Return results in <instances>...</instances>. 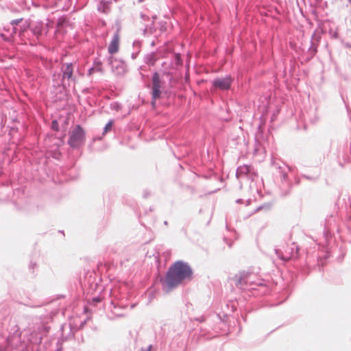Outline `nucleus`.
<instances>
[{
	"label": "nucleus",
	"mask_w": 351,
	"mask_h": 351,
	"mask_svg": "<svg viewBox=\"0 0 351 351\" xmlns=\"http://www.w3.org/2000/svg\"><path fill=\"white\" fill-rule=\"evenodd\" d=\"M48 33V25L42 21H32L17 18L3 25L0 38L5 42H12L15 36L22 40H27L31 45L43 40Z\"/></svg>",
	"instance_id": "1"
},
{
	"label": "nucleus",
	"mask_w": 351,
	"mask_h": 351,
	"mask_svg": "<svg viewBox=\"0 0 351 351\" xmlns=\"http://www.w3.org/2000/svg\"><path fill=\"white\" fill-rule=\"evenodd\" d=\"M193 271L190 265L184 261L179 260L169 266L164 278H160L162 290L169 291L177 287L185 280H191Z\"/></svg>",
	"instance_id": "2"
},
{
	"label": "nucleus",
	"mask_w": 351,
	"mask_h": 351,
	"mask_svg": "<svg viewBox=\"0 0 351 351\" xmlns=\"http://www.w3.org/2000/svg\"><path fill=\"white\" fill-rule=\"evenodd\" d=\"M50 327L40 324L38 326L37 330L32 331L28 337L29 346L32 351H42L43 337L48 333Z\"/></svg>",
	"instance_id": "3"
},
{
	"label": "nucleus",
	"mask_w": 351,
	"mask_h": 351,
	"mask_svg": "<svg viewBox=\"0 0 351 351\" xmlns=\"http://www.w3.org/2000/svg\"><path fill=\"white\" fill-rule=\"evenodd\" d=\"M86 141V132L83 127L77 124L69 133L67 144L73 149H80Z\"/></svg>",
	"instance_id": "4"
},
{
	"label": "nucleus",
	"mask_w": 351,
	"mask_h": 351,
	"mask_svg": "<svg viewBox=\"0 0 351 351\" xmlns=\"http://www.w3.org/2000/svg\"><path fill=\"white\" fill-rule=\"evenodd\" d=\"M167 77L169 83L173 79V76L170 71H162V73L155 71L152 77V88L150 93H154L162 95V88L165 84L164 77Z\"/></svg>",
	"instance_id": "5"
},
{
	"label": "nucleus",
	"mask_w": 351,
	"mask_h": 351,
	"mask_svg": "<svg viewBox=\"0 0 351 351\" xmlns=\"http://www.w3.org/2000/svg\"><path fill=\"white\" fill-rule=\"evenodd\" d=\"M69 332L64 336L63 334L61 337H52L47 339L43 345L42 350L45 351H62L63 343L73 337L72 333V327L69 325Z\"/></svg>",
	"instance_id": "6"
},
{
	"label": "nucleus",
	"mask_w": 351,
	"mask_h": 351,
	"mask_svg": "<svg viewBox=\"0 0 351 351\" xmlns=\"http://www.w3.org/2000/svg\"><path fill=\"white\" fill-rule=\"evenodd\" d=\"M234 78L230 75L223 77H217L211 81L213 90L228 91L231 89Z\"/></svg>",
	"instance_id": "7"
},
{
	"label": "nucleus",
	"mask_w": 351,
	"mask_h": 351,
	"mask_svg": "<svg viewBox=\"0 0 351 351\" xmlns=\"http://www.w3.org/2000/svg\"><path fill=\"white\" fill-rule=\"evenodd\" d=\"M300 247L294 242L291 243L290 247H288L285 253L280 249H275V253L278 258L287 262L291 259H296L299 255Z\"/></svg>",
	"instance_id": "8"
},
{
	"label": "nucleus",
	"mask_w": 351,
	"mask_h": 351,
	"mask_svg": "<svg viewBox=\"0 0 351 351\" xmlns=\"http://www.w3.org/2000/svg\"><path fill=\"white\" fill-rule=\"evenodd\" d=\"M251 272L245 270L240 271L235 274L232 280L235 282V286L239 289H245L252 283L250 280Z\"/></svg>",
	"instance_id": "9"
},
{
	"label": "nucleus",
	"mask_w": 351,
	"mask_h": 351,
	"mask_svg": "<svg viewBox=\"0 0 351 351\" xmlns=\"http://www.w3.org/2000/svg\"><path fill=\"white\" fill-rule=\"evenodd\" d=\"M237 178L245 176L251 181H254L258 178V173L251 165H243L237 167L236 171Z\"/></svg>",
	"instance_id": "10"
},
{
	"label": "nucleus",
	"mask_w": 351,
	"mask_h": 351,
	"mask_svg": "<svg viewBox=\"0 0 351 351\" xmlns=\"http://www.w3.org/2000/svg\"><path fill=\"white\" fill-rule=\"evenodd\" d=\"M293 183L288 175L280 178L279 191L280 197H285L291 194Z\"/></svg>",
	"instance_id": "11"
},
{
	"label": "nucleus",
	"mask_w": 351,
	"mask_h": 351,
	"mask_svg": "<svg viewBox=\"0 0 351 351\" xmlns=\"http://www.w3.org/2000/svg\"><path fill=\"white\" fill-rule=\"evenodd\" d=\"M112 71L117 75H123L126 73V63L122 60H117L110 56L108 60Z\"/></svg>",
	"instance_id": "12"
},
{
	"label": "nucleus",
	"mask_w": 351,
	"mask_h": 351,
	"mask_svg": "<svg viewBox=\"0 0 351 351\" xmlns=\"http://www.w3.org/2000/svg\"><path fill=\"white\" fill-rule=\"evenodd\" d=\"M75 64L73 62H66L62 64L61 71L62 73V81L66 79L68 81L75 82L76 78L73 76Z\"/></svg>",
	"instance_id": "13"
},
{
	"label": "nucleus",
	"mask_w": 351,
	"mask_h": 351,
	"mask_svg": "<svg viewBox=\"0 0 351 351\" xmlns=\"http://www.w3.org/2000/svg\"><path fill=\"white\" fill-rule=\"evenodd\" d=\"M321 37L315 35L314 33L311 36V45L308 48V53L306 54L305 60L306 62L312 60L317 52V47L320 41Z\"/></svg>",
	"instance_id": "14"
},
{
	"label": "nucleus",
	"mask_w": 351,
	"mask_h": 351,
	"mask_svg": "<svg viewBox=\"0 0 351 351\" xmlns=\"http://www.w3.org/2000/svg\"><path fill=\"white\" fill-rule=\"evenodd\" d=\"M335 226V217L332 215L328 217L325 220L324 228L323 230V234L326 241L331 238V232L333 230Z\"/></svg>",
	"instance_id": "15"
},
{
	"label": "nucleus",
	"mask_w": 351,
	"mask_h": 351,
	"mask_svg": "<svg viewBox=\"0 0 351 351\" xmlns=\"http://www.w3.org/2000/svg\"><path fill=\"white\" fill-rule=\"evenodd\" d=\"M271 165L277 171L280 178L283 177L284 173L285 175L287 176L288 175L289 171H292L291 167H289L282 161H276L271 159Z\"/></svg>",
	"instance_id": "16"
},
{
	"label": "nucleus",
	"mask_w": 351,
	"mask_h": 351,
	"mask_svg": "<svg viewBox=\"0 0 351 351\" xmlns=\"http://www.w3.org/2000/svg\"><path fill=\"white\" fill-rule=\"evenodd\" d=\"M119 35L117 30L113 35L112 39L108 46V51L110 54L113 55L119 51Z\"/></svg>",
	"instance_id": "17"
},
{
	"label": "nucleus",
	"mask_w": 351,
	"mask_h": 351,
	"mask_svg": "<svg viewBox=\"0 0 351 351\" xmlns=\"http://www.w3.org/2000/svg\"><path fill=\"white\" fill-rule=\"evenodd\" d=\"M111 1L108 0H100L97 5V10L104 14H108L110 11Z\"/></svg>",
	"instance_id": "18"
},
{
	"label": "nucleus",
	"mask_w": 351,
	"mask_h": 351,
	"mask_svg": "<svg viewBox=\"0 0 351 351\" xmlns=\"http://www.w3.org/2000/svg\"><path fill=\"white\" fill-rule=\"evenodd\" d=\"M157 60L158 57L155 52H151L145 55L143 58L144 62L149 66H154Z\"/></svg>",
	"instance_id": "19"
},
{
	"label": "nucleus",
	"mask_w": 351,
	"mask_h": 351,
	"mask_svg": "<svg viewBox=\"0 0 351 351\" xmlns=\"http://www.w3.org/2000/svg\"><path fill=\"white\" fill-rule=\"evenodd\" d=\"M48 157H51L56 160H60L62 155L59 149V145L57 144L54 148H51L47 152Z\"/></svg>",
	"instance_id": "20"
},
{
	"label": "nucleus",
	"mask_w": 351,
	"mask_h": 351,
	"mask_svg": "<svg viewBox=\"0 0 351 351\" xmlns=\"http://www.w3.org/2000/svg\"><path fill=\"white\" fill-rule=\"evenodd\" d=\"M0 1L5 2L7 4V6L9 9H10L13 12H16L18 10L12 8L13 1L16 2L18 4H23L25 0H0Z\"/></svg>",
	"instance_id": "21"
},
{
	"label": "nucleus",
	"mask_w": 351,
	"mask_h": 351,
	"mask_svg": "<svg viewBox=\"0 0 351 351\" xmlns=\"http://www.w3.org/2000/svg\"><path fill=\"white\" fill-rule=\"evenodd\" d=\"M152 99H151V106L153 109L156 108V101L161 98L162 95L157 94L154 93H150Z\"/></svg>",
	"instance_id": "22"
},
{
	"label": "nucleus",
	"mask_w": 351,
	"mask_h": 351,
	"mask_svg": "<svg viewBox=\"0 0 351 351\" xmlns=\"http://www.w3.org/2000/svg\"><path fill=\"white\" fill-rule=\"evenodd\" d=\"M173 62L177 67L182 66L183 60L180 53H176L173 56Z\"/></svg>",
	"instance_id": "23"
},
{
	"label": "nucleus",
	"mask_w": 351,
	"mask_h": 351,
	"mask_svg": "<svg viewBox=\"0 0 351 351\" xmlns=\"http://www.w3.org/2000/svg\"><path fill=\"white\" fill-rule=\"evenodd\" d=\"M114 123V121L113 119H110L108 121V123L104 127L102 136H104L106 134H107L108 132H110L112 130Z\"/></svg>",
	"instance_id": "24"
},
{
	"label": "nucleus",
	"mask_w": 351,
	"mask_h": 351,
	"mask_svg": "<svg viewBox=\"0 0 351 351\" xmlns=\"http://www.w3.org/2000/svg\"><path fill=\"white\" fill-rule=\"evenodd\" d=\"M272 205H273V204L271 202L264 203V204L260 205L259 206H258L256 208L255 211L258 212V211H260L262 210H269L271 208Z\"/></svg>",
	"instance_id": "25"
},
{
	"label": "nucleus",
	"mask_w": 351,
	"mask_h": 351,
	"mask_svg": "<svg viewBox=\"0 0 351 351\" xmlns=\"http://www.w3.org/2000/svg\"><path fill=\"white\" fill-rule=\"evenodd\" d=\"M301 177L313 182H317L319 178V176H308L303 173L301 174Z\"/></svg>",
	"instance_id": "26"
},
{
	"label": "nucleus",
	"mask_w": 351,
	"mask_h": 351,
	"mask_svg": "<svg viewBox=\"0 0 351 351\" xmlns=\"http://www.w3.org/2000/svg\"><path fill=\"white\" fill-rule=\"evenodd\" d=\"M102 300V298L101 296H94L92 298L91 300L89 302V304L90 305L96 306L97 303H100Z\"/></svg>",
	"instance_id": "27"
},
{
	"label": "nucleus",
	"mask_w": 351,
	"mask_h": 351,
	"mask_svg": "<svg viewBox=\"0 0 351 351\" xmlns=\"http://www.w3.org/2000/svg\"><path fill=\"white\" fill-rule=\"evenodd\" d=\"M51 128L52 130L58 132L60 130L59 123L56 119H53L51 121Z\"/></svg>",
	"instance_id": "28"
},
{
	"label": "nucleus",
	"mask_w": 351,
	"mask_h": 351,
	"mask_svg": "<svg viewBox=\"0 0 351 351\" xmlns=\"http://www.w3.org/2000/svg\"><path fill=\"white\" fill-rule=\"evenodd\" d=\"M121 108V104L118 101L113 102L110 104V108L117 112L119 111Z\"/></svg>",
	"instance_id": "29"
},
{
	"label": "nucleus",
	"mask_w": 351,
	"mask_h": 351,
	"mask_svg": "<svg viewBox=\"0 0 351 351\" xmlns=\"http://www.w3.org/2000/svg\"><path fill=\"white\" fill-rule=\"evenodd\" d=\"M328 33L331 38H337L339 37V33L337 29H333L330 27L328 30Z\"/></svg>",
	"instance_id": "30"
},
{
	"label": "nucleus",
	"mask_w": 351,
	"mask_h": 351,
	"mask_svg": "<svg viewBox=\"0 0 351 351\" xmlns=\"http://www.w3.org/2000/svg\"><path fill=\"white\" fill-rule=\"evenodd\" d=\"M349 207L347 208L348 219L351 221V197H348Z\"/></svg>",
	"instance_id": "31"
},
{
	"label": "nucleus",
	"mask_w": 351,
	"mask_h": 351,
	"mask_svg": "<svg viewBox=\"0 0 351 351\" xmlns=\"http://www.w3.org/2000/svg\"><path fill=\"white\" fill-rule=\"evenodd\" d=\"M93 66H95V70L97 72H101L102 71L101 62L99 61H95Z\"/></svg>",
	"instance_id": "32"
},
{
	"label": "nucleus",
	"mask_w": 351,
	"mask_h": 351,
	"mask_svg": "<svg viewBox=\"0 0 351 351\" xmlns=\"http://www.w3.org/2000/svg\"><path fill=\"white\" fill-rule=\"evenodd\" d=\"M37 267V264L35 263V262H32L31 261L29 265V271L34 274V271H35V269Z\"/></svg>",
	"instance_id": "33"
},
{
	"label": "nucleus",
	"mask_w": 351,
	"mask_h": 351,
	"mask_svg": "<svg viewBox=\"0 0 351 351\" xmlns=\"http://www.w3.org/2000/svg\"><path fill=\"white\" fill-rule=\"evenodd\" d=\"M295 67V62L293 60L290 61V69H289V73L291 74V75H293V72Z\"/></svg>",
	"instance_id": "34"
},
{
	"label": "nucleus",
	"mask_w": 351,
	"mask_h": 351,
	"mask_svg": "<svg viewBox=\"0 0 351 351\" xmlns=\"http://www.w3.org/2000/svg\"><path fill=\"white\" fill-rule=\"evenodd\" d=\"M142 42L139 40H136L133 42V46L137 47L138 49H141Z\"/></svg>",
	"instance_id": "35"
},
{
	"label": "nucleus",
	"mask_w": 351,
	"mask_h": 351,
	"mask_svg": "<svg viewBox=\"0 0 351 351\" xmlns=\"http://www.w3.org/2000/svg\"><path fill=\"white\" fill-rule=\"evenodd\" d=\"M301 184L300 177L296 176L294 177V184L298 186Z\"/></svg>",
	"instance_id": "36"
},
{
	"label": "nucleus",
	"mask_w": 351,
	"mask_h": 351,
	"mask_svg": "<svg viewBox=\"0 0 351 351\" xmlns=\"http://www.w3.org/2000/svg\"><path fill=\"white\" fill-rule=\"evenodd\" d=\"M140 17L145 21L149 20V16L143 12L140 14Z\"/></svg>",
	"instance_id": "37"
},
{
	"label": "nucleus",
	"mask_w": 351,
	"mask_h": 351,
	"mask_svg": "<svg viewBox=\"0 0 351 351\" xmlns=\"http://www.w3.org/2000/svg\"><path fill=\"white\" fill-rule=\"evenodd\" d=\"M345 254V252L341 251V255H339L337 258L339 262H341L343 260Z\"/></svg>",
	"instance_id": "38"
},
{
	"label": "nucleus",
	"mask_w": 351,
	"mask_h": 351,
	"mask_svg": "<svg viewBox=\"0 0 351 351\" xmlns=\"http://www.w3.org/2000/svg\"><path fill=\"white\" fill-rule=\"evenodd\" d=\"M95 72H97L95 70V66H92L88 70V75H90Z\"/></svg>",
	"instance_id": "39"
},
{
	"label": "nucleus",
	"mask_w": 351,
	"mask_h": 351,
	"mask_svg": "<svg viewBox=\"0 0 351 351\" xmlns=\"http://www.w3.org/2000/svg\"><path fill=\"white\" fill-rule=\"evenodd\" d=\"M153 346L152 344L149 345L147 348H141V351H152Z\"/></svg>",
	"instance_id": "40"
},
{
	"label": "nucleus",
	"mask_w": 351,
	"mask_h": 351,
	"mask_svg": "<svg viewBox=\"0 0 351 351\" xmlns=\"http://www.w3.org/2000/svg\"><path fill=\"white\" fill-rule=\"evenodd\" d=\"M195 320L200 323L204 322L206 321V317L204 316H201V317L195 318Z\"/></svg>",
	"instance_id": "41"
},
{
	"label": "nucleus",
	"mask_w": 351,
	"mask_h": 351,
	"mask_svg": "<svg viewBox=\"0 0 351 351\" xmlns=\"http://www.w3.org/2000/svg\"><path fill=\"white\" fill-rule=\"evenodd\" d=\"M140 52V49H138V51L136 52H133L131 55V58L134 60L137 58L138 53Z\"/></svg>",
	"instance_id": "42"
},
{
	"label": "nucleus",
	"mask_w": 351,
	"mask_h": 351,
	"mask_svg": "<svg viewBox=\"0 0 351 351\" xmlns=\"http://www.w3.org/2000/svg\"><path fill=\"white\" fill-rule=\"evenodd\" d=\"M261 289H263L262 292L263 294H268L269 292V290L266 287L261 286Z\"/></svg>",
	"instance_id": "43"
},
{
	"label": "nucleus",
	"mask_w": 351,
	"mask_h": 351,
	"mask_svg": "<svg viewBox=\"0 0 351 351\" xmlns=\"http://www.w3.org/2000/svg\"><path fill=\"white\" fill-rule=\"evenodd\" d=\"M72 333L73 334V338H74V337H75V338H77V340H78V341H80V340L82 342H84V337H83L82 335H80V338H79V337H76V336L75 335V334L73 333V331H72ZM72 339V337H71L69 339Z\"/></svg>",
	"instance_id": "44"
},
{
	"label": "nucleus",
	"mask_w": 351,
	"mask_h": 351,
	"mask_svg": "<svg viewBox=\"0 0 351 351\" xmlns=\"http://www.w3.org/2000/svg\"><path fill=\"white\" fill-rule=\"evenodd\" d=\"M150 195V193L148 191L145 190L143 193V196L144 198H147Z\"/></svg>",
	"instance_id": "45"
},
{
	"label": "nucleus",
	"mask_w": 351,
	"mask_h": 351,
	"mask_svg": "<svg viewBox=\"0 0 351 351\" xmlns=\"http://www.w3.org/2000/svg\"><path fill=\"white\" fill-rule=\"evenodd\" d=\"M102 137L103 136H95L93 138V141H101L102 139Z\"/></svg>",
	"instance_id": "46"
},
{
	"label": "nucleus",
	"mask_w": 351,
	"mask_h": 351,
	"mask_svg": "<svg viewBox=\"0 0 351 351\" xmlns=\"http://www.w3.org/2000/svg\"><path fill=\"white\" fill-rule=\"evenodd\" d=\"M147 28H148V26H147V25H145V27H144V29H143V34L144 36H145V35H146V34H147Z\"/></svg>",
	"instance_id": "47"
},
{
	"label": "nucleus",
	"mask_w": 351,
	"mask_h": 351,
	"mask_svg": "<svg viewBox=\"0 0 351 351\" xmlns=\"http://www.w3.org/2000/svg\"><path fill=\"white\" fill-rule=\"evenodd\" d=\"M330 256V253L329 252H326V254L324 256V259H327Z\"/></svg>",
	"instance_id": "48"
},
{
	"label": "nucleus",
	"mask_w": 351,
	"mask_h": 351,
	"mask_svg": "<svg viewBox=\"0 0 351 351\" xmlns=\"http://www.w3.org/2000/svg\"><path fill=\"white\" fill-rule=\"evenodd\" d=\"M235 202L237 204H241L243 202V199H237Z\"/></svg>",
	"instance_id": "49"
},
{
	"label": "nucleus",
	"mask_w": 351,
	"mask_h": 351,
	"mask_svg": "<svg viewBox=\"0 0 351 351\" xmlns=\"http://www.w3.org/2000/svg\"><path fill=\"white\" fill-rule=\"evenodd\" d=\"M185 80H186V81H189V75L188 73H186L185 75Z\"/></svg>",
	"instance_id": "50"
},
{
	"label": "nucleus",
	"mask_w": 351,
	"mask_h": 351,
	"mask_svg": "<svg viewBox=\"0 0 351 351\" xmlns=\"http://www.w3.org/2000/svg\"><path fill=\"white\" fill-rule=\"evenodd\" d=\"M251 202L252 200L250 199H248L247 201H246V205L248 206L251 204Z\"/></svg>",
	"instance_id": "51"
},
{
	"label": "nucleus",
	"mask_w": 351,
	"mask_h": 351,
	"mask_svg": "<svg viewBox=\"0 0 351 351\" xmlns=\"http://www.w3.org/2000/svg\"><path fill=\"white\" fill-rule=\"evenodd\" d=\"M110 304H111L112 305H113V306H114V308H117V306L115 305V304L114 303V302L111 301V302H110Z\"/></svg>",
	"instance_id": "52"
},
{
	"label": "nucleus",
	"mask_w": 351,
	"mask_h": 351,
	"mask_svg": "<svg viewBox=\"0 0 351 351\" xmlns=\"http://www.w3.org/2000/svg\"><path fill=\"white\" fill-rule=\"evenodd\" d=\"M178 166L180 169H184V167L181 164H179Z\"/></svg>",
	"instance_id": "53"
},
{
	"label": "nucleus",
	"mask_w": 351,
	"mask_h": 351,
	"mask_svg": "<svg viewBox=\"0 0 351 351\" xmlns=\"http://www.w3.org/2000/svg\"><path fill=\"white\" fill-rule=\"evenodd\" d=\"M145 0H138L137 1V3H143Z\"/></svg>",
	"instance_id": "54"
},
{
	"label": "nucleus",
	"mask_w": 351,
	"mask_h": 351,
	"mask_svg": "<svg viewBox=\"0 0 351 351\" xmlns=\"http://www.w3.org/2000/svg\"><path fill=\"white\" fill-rule=\"evenodd\" d=\"M346 47H349V48H351V44H350V43H347V44H346Z\"/></svg>",
	"instance_id": "55"
},
{
	"label": "nucleus",
	"mask_w": 351,
	"mask_h": 351,
	"mask_svg": "<svg viewBox=\"0 0 351 351\" xmlns=\"http://www.w3.org/2000/svg\"><path fill=\"white\" fill-rule=\"evenodd\" d=\"M41 306H42V305L38 304V305H34V306H32V307H35V308H36V307H40Z\"/></svg>",
	"instance_id": "56"
},
{
	"label": "nucleus",
	"mask_w": 351,
	"mask_h": 351,
	"mask_svg": "<svg viewBox=\"0 0 351 351\" xmlns=\"http://www.w3.org/2000/svg\"><path fill=\"white\" fill-rule=\"evenodd\" d=\"M157 18V16L156 15L153 16H152V19H153V21L156 20Z\"/></svg>",
	"instance_id": "57"
},
{
	"label": "nucleus",
	"mask_w": 351,
	"mask_h": 351,
	"mask_svg": "<svg viewBox=\"0 0 351 351\" xmlns=\"http://www.w3.org/2000/svg\"><path fill=\"white\" fill-rule=\"evenodd\" d=\"M164 224H165V225H167V224H168L167 221H164Z\"/></svg>",
	"instance_id": "58"
},
{
	"label": "nucleus",
	"mask_w": 351,
	"mask_h": 351,
	"mask_svg": "<svg viewBox=\"0 0 351 351\" xmlns=\"http://www.w3.org/2000/svg\"><path fill=\"white\" fill-rule=\"evenodd\" d=\"M83 92H84V93H86V92H88V89H84V90H83Z\"/></svg>",
	"instance_id": "59"
},
{
	"label": "nucleus",
	"mask_w": 351,
	"mask_h": 351,
	"mask_svg": "<svg viewBox=\"0 0 351 351\" xmlns=\"http://www.w3.org/2000/svg\"><path fill=\"white\" fill-rule=\"evenodd\" d=\"M349 4L351 5V0H348Z\"/></svg>",
	"instance_id": "60"
},
{
	"label": "nucleus",
	"mask_w": 351,
	"mask_h": 351,
	"mask_svg": "<svg viewBox=\"0 0 351 351\" xmlns=\"http://www.w3.org/2000/svg\"><path fill=\"white\" fill-rule=\"evenodd\" d=\"M134 306H135V304H132V305H131V308H134Z\"/></svg>",
	"instance_id": "61"
},
{
	"label": "nucleus",
	"mask_w": 351,
	"mask_h": 351,
	"mask_svg": "<svg viewBox=\"0 0 351 351\" xmlns=\"http://www.w3.org/2000/svg\"><path fill=\"white\" fill-rule=\"evenodd\" d=\"M102 24H103L104 25H106L105 21H103V22H102Z\"/></svg>",
	"instance_id": "62"
},
{
	"label": "nucleus",
	"mask_w": 351,
	"mask_h": 351,
	"mask_svg": "<svg viewBox=\"0 0 351 351\" xmlns=\"http://www.w3.org/2000/svg\"><path fill=\"white\" fill-rule=\"evenodd\" d=\"M53 1L54 2H56V0H53Z\"/></svg>",
	"instance_id": "63"
}]
</instances>
